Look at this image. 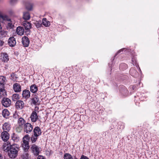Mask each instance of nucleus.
<instances>
[{
	"instance_id": "f257e3e1",
	"label": "nucleus",
	"mask_w": 159,
	"mask_h": 159,
	"mask_svg": "<svg viewBox=\"0 0 159 159\" xmlns=\"http://www.w3.org/2000/svg\"><path fill=\"white\" fill-rule=\"evenodd\" d=\"M18 149V148L16 145H12L8 152V155L9 157L11 158H15L17 156Z\"/></svg>"
},
{
	"instance_id": "f03ea898",
	"label": "nucleus",
	"mask_w": 159,
	"mask_h": 159,
	"mask_svg": "<svg viewBox=\"0 0 159 159\" xmlns=\"http://www.w3.org/2000/svg\"><path fill=\"white\" fill-rule=\"evenodd\" d=\"M30 139V137L28 134H26L23 138L21 146L25 152H27L29 148V142Z\"/></svg>"
},
{
	"instance_id": "7ed1b4c3",
	"label": "nucleus",
	"mask_w": 159,
	"mask_h": 159,
	"mask_svg": "<svg viewBox=\"0 0 159 159\" xmlns=\"http://www.w3.org/2000/svg\"><path fill=\"white\" fill-rule=\"evenodd\" d=\"M25 122V120L22 117H20L18 119V126L16 128V129L18 132H20L22 130L24 125L26 123Z\"/></svg>"
},
{
	"instance_id": "20e7f679",
	"label": "nucleus",
	"mask_w": 159,
	"mask_h": 159,
	"mask_svg": "<svg viewBox=\"0 0 159 159\" xmlns=\"http://www.w3.org/2000/svg\"><path fill=\"white\" fill-rule=\"evenodd\" d=\"M30 149L32 152L35 156H38L40 152V148L35 144L31 145Z\"/></svg>"
},
{
	"instance_id": "39448f33",
	"label": "nucleus",
	"mask_w": 159,
	"mask_h": 159,
	"mask_svg": "<svg viewBox=\"0 0 159 159\" xmlns=\"http://www.w3.org/2000/svg\"><path fill=\"white\" fill-rule=\"evenodd\" d=\"M23 127L24 132L27 134L30 133L33 129V126L30 123H26Z\"/></svg>"
},
{
	"instance_id": "423d86ee",
	"label": "nucleus",
	"mask_w": 159,
	"mask_h": 159,
	"mask_svg": "<svg viewBox=\"0 0 159 159\" xmlns=\"http://www.w3.org/2000/svg\"><path fill=\"white\" fill-rule=\"evenodd\" d=\"M13 89L15 93H19L21 91V86L18 83H15L13 85Z\"/></svg>"
},
{
	"instance_id": "0eeeda50",
	"label": "nucleus",
	"mask_w": 159,
	"mask_h": 159,
	"mask_svg": "<svg viewBox=\"0 0 159 159\" xmlns=\"http://www.w3.org/2000/svg\"><path fill=\"white\" fill-rule=\"evenodd\" d=\"M2 103L4 107H8L11 105V101L8 98H4L2 101Z\"/></svg>"
},
{
	"instance_id": "6e6552de",
	"label": "nucleus",
	"mask_w": 159,
	"mask_h": 159,
	"mask_svg": "<svg viewBox=\"0 0 159 159\" xmlns=\"http://www.w3.org/2000/svg\"><path fill=\"white\" fill-rule=\"evenodd\" d=\"M30 118L31 121L33 122H36L39 119L38 116L35 111L32 112L30 116Z\"/></svg>"
},
{
	"instance_id": "1a4fd4ad",
	"label": "nucleus",
	"mask_w": 159,
	"mask_h": 159,
	"mask_svg": "<svg viewBox=\"0 0 159 159\" xmlns=\"http://www.w3.org/2000/svg\"><path fill=\"white\" fill-rule=\"evenodd\" d=\"M22 98L26 100L29 98L30 96V93L29 90L25 89L23 90L22 94Z\"/></svg>"
},
{
	"instance_id": "9d476101",
	"label": "nucleus",
	"mask_w": 159,
	"mask_h": 159,
	"mask_svg": "<svg viewBox=\"0 0 159 159\" xmlns=\"http://www.w3.org/2000/svg\"><path fill=\"white\" fill-rule=\"evenodd\" d=\"M24 106V103L22 100H18L15 103L16 108L17 109H22Z\"/></svg>"
},
{
	"instance_id": "9b49d317",
	"label": "nucleus",
	"mask_w": 159,
	"mask_h": 159,
	"mask_svg": "<svg viewBox=\"0 0 159 159\" xmlns=\"http://www.w3.org/2000/svg\"><path fill=\"white\" fill-rule=\"evenodd\" d=\"M11 146V145L10 142H7L3 144L2 146V149L5 152H9Z\"/></svg>"
},
{
	"instance_id": "f8f14e48",
	"label": "nucleus",
	"mask_w": 159,
	"mask_h": 159,
	"mask_svg": "<svg viewBox=\"0 0 159 159\" xmlns=\"http://www.w3.org/2000/svg\"><path fill=\"white\" fill-rule=\"evenodd\" d=\"M1 138L3 140L7 141L9 139V134L7 131H4L1 134Z\"/></svg>"
},
{
	"instance_id": "ddd939ff",
	"label": "nucleus",
	"mask_w": 159,
	"mask_h": 159,
	"mask_svg": "<svg viewBox=\"0 0 159 159\" xmlns=\"http://www.w3.org/2000/svg\"><path fill=\"white\" fill-rule=\"evenodd\" d=\"M22 43L24 47H28L30 43V40L29 38L26 36L23 37L22 39Z\"/></svg>"
},
{
	"instance_id": "4468645a",
	"label": "nucleus",
	"mask_w": 159,
	"mask_h": 159,
	"mask_svg": "<svg viewBox=\"0 0 159 159\" xmlns=\"http://www.w3.org/2000/svg\"><path fill=\"white\" fill-rule=\"evenodd\" d=\"M8 42L9 46L11 47L15 46L16 43L15 39L13 37H11L9 39Z\"/></svg>"
},
{
	"instance_id": "2eb2a0df",
	"label": "nucleus",
	"mask_w": 159,
	"mask_h": 159,
	"mask_svg": "<svg viewBox=\"0 0 159 159\" xmlns=\"http://www.w3.org/2000/svg\"><path fill=\"white\" fill-rule=\"evenodd\" d=\"M1 59L4 62H7L9 60V56L6 53H1Z\"/></svg>"
},
{
	"instance_id": "dca6fc26",
	"label": "nucleus",
	"mask_w": 159,
	"mask_h": 159,
	"mask_svg": "<svg viewBox=\"0 0 159 159\" xmlns=\"http://www.w3.org/2000/svg\"><path fill=\"white\" fill-rule=\"evenodd\" d=\"M34 134L38 136L41 135L42 132L40 128L38 126L35 127L33 130Z\"/></svg>"
},
{
	"instance_id": "f3484780",
	"label": "nucleus",
	"mask_w": 159,
	"mask_h": 159,
	"mask_svg": "<svg viewBox=\"0 0 159 159\" xmlns=\"http://www.w3.org/2000/svg\"><path fill=\"white\" fill-rule=\"evenodd\" d=\"M16 32L19 35H23L24 33V30L22 27L19 26L17 28Z\"/></svg>"
},
{
	"instance_id": "a211bd4d",
	"label": "nucleus",
	"mask_w": 159,
	"mask_h": 159,
	"mask_svg": "<svg viewBox=\"0 0 159 159\" xmlns=\"http://www.w3.org/2000/svg\"><path fill=\"white\" fill-rule=\"evenodd\" d=\"M23 25L25 28V30H30L31 28V24L30 22L27 21H24L23 22Z\"/></svg>"
},
{
	"instance_id": "6ab92c4d",
	"label": "nucleus",
	"mask_w": 159,
	"mask_h": 159,
	"mask_svg": "<svg viewBox=\"0 0 159 159\" xmlns=\"http://www.w3.org/2000/svg\"><path fill=\"white\" fill-rule=\"evenodd\" d=\"M2 129L4 131H9L11 129L10 125L7 123H5L3 125Z\"/></svg>"
},
{
	"instance_id": "aec40b11",
	"label": "nucleus",
	"mask_w": 159,
	"mask_h": 159,
	"mask_svg": "<svg viewBox=\"0 0 159 159\" xmlns=\"http://www.w3.org/2000/svg\"><path fill=\"white\" fill-rule=\"evenodd\" d=\"M31 100L32 104L35 105H38L39 104V98L37 96H35L32 98Z\"/></svg>"
},
{
	"instance_id": "412c9836",
	"label": "nucleus",
	"mask_w": 159,
	"mask_h": 159,
	"mask_svg": "<svg viewBox=\"0 0 159 159\" xmlns=\"http://www.w3.org/2000/svg\"><path fill=\"white\" fill-rule=\"evenodd\" d=\"M11 139L15 142L17 143L20 140V137L19 136L15 133H13L11 136Z\"/></svg>"
},
{
	"instance_id": "4be33fe9",
	"label": "nucleus",
	"mask_w": 159,
	"mask_h": 159,
	"mask_svg": "<svg viewBox=\"0 0 159 159\" xmlns=\"http://www.w3.org/2000/svg\"><path fill=\"white\" fill-rule=\"evenodd\" d=\"M30 91L32 93H35L37 91L38 88L36 84H34L30 86Z\"/></svg>"
},
{
	"instance_id": "5701e85b",
	"label": "nucleus",
	"mask_w": 159,
	"mask_h": 159,
	"mask_svg": "<svg viewBox=\"0 0 159 159\" xmlns=\"http://www.w3.org/2000/svg\"><path fill=\"white\" fill-rule=\"evenodd\" d=\"M7 33L8 32L1 30H0V39H2L6 37L7 35Z\"/></svg>"
},
{
	"instance_id": "b1692460",
	"label": "nucleus",
	"mask_w": 159,
	"mask_h": 159,
	"mask_svg": "<svg viewBox=\"0 0 159 159\" xmlns=\"http://www.w3.org/2000/svg\"><path fill=\"white\" fill-rule=\"evenodd\" d=\"M6 81V77L3 76H0V85L1 86H4Z\"/></svg>"
},
{
	"instance_id": "393cba45",
	"label": "nucleus",
	"mask_w": 159,
	"mask_h": 159,
	"mask_svg": "<svg viewBox=\"0 0 159 159\" xmlns=\"http://www.w3.org/2000/svg\"><path fill=\"white\" fill-rule=\"evenodd\" d=\"M42 23L43 25L45 27L49 26L50 25V22L45 18H44L43 19Z\"/></svg>"
},
{
	"instance_id": "a878e982",
	"label": "nucleus",
	"mask_w": 159,
	"mask_h": 159,
	"mask_svg": "<svg viewBox=\"0 0 159 159\" xmlns=\"http://www.w3.org/2000/svg\"><path fill=\"white\" fill-rule=\"evenodd\" d=\"M0 94L1 96L2 95L4 96L6 95V92L4 86L0 87Z\"/></svg>"
},
{
	"instance_id": "bb28decb",
	"label": "nucleus",
	"mask_w": 159,
	"mask_h": 159,
	"mask_svg": "<svg viewBox=\"0 0 159 159\" xmlns=\"http://www.w3.org/2000/svg\"><path fill=\"white\" fill-rule=\"evenodd\" d=\"M23 18L26 20H29L30 18V16L28 12H24L23 13Z\"/></svg>"
},
{
	"instance_id": "cd10ccee",
	"label": "nucleus",
	"mask_w": 159,
	"mask_h": 159,
	"mask_svg": "<svg viewBox=\"0 0 159 159\" xmlns=\"http://www.w3.org/2000/svg\"><path fill=\"white\" fill-rule=\"evenodd\" d=\"M2 115L4 117H7L9 115V112L7 109H4L2 111Z\"/></svg>"
},
{
	"instance_id": "c85d7f7f",
	"label": "nucleus",
	"mask_w": 159,
	"mask_h": 159,
	"mask_svg": "<svg viewBox=\"0 0 159 159\" xmlns=\"http://www.w3.org/2000/svg\"><path fill=\"white\" fill-rule=\"evenodd\" d=\"M19 99V95L18 93H15L12 95V99L13 101H15Z\"/></svg>"
},
{
	"instance_id": "c756f323",
	"label": "nucleus",
	"mask_w": 159,
	"mask_h": 159,
	"mask_svg": "<svg viewBox=\"0 0 159 159\" xmlns=\"http://www.w3.org/2000/svg\"><path fill=\"white\" fill-rule=\"evenodd\" d=\"M121 93L124 96H126L128 94V91L125 87H124L123 89L120 91Z\"/></svg>"
},
{
	"instance_id": "7c9ffc66",
	"label": "nucleus",
	"mask_w": 159,
	"mask_h": 159,
	"mask_svg": "<svg viewBox=\"0 0 159 159\" xmlns=\"http://www.w3.org/2000/svg\"><path fill=\"white\" fill-rule=\"evenodd\" d=\"M38 136L35 135V134H34L33 135H32L31 138L32 143H33L35 142L38 138Z\"/></svg>"
},
{
	"instance_id": "2f4dec72",
	"label": "nucleus",
	"mask_w": 159,
	"mask_h": 159,
	"mask_svg": "<svg viewBox=\"0 0 159 159\" xmlns=\"http://www.w3.org/2000/svg\"><path fill=\"white\" fill-rule=\"evenodd\" d=\"M64 159H73L71 155L68 153H65L64 155Z\"/></svg>"
},
{
	"instance_id": "473e14b6",
	"label": "nucleus",
	"mask_w": 159,
	"mask_h": 159,
	"mask_svg": "<svg viewBox=\"0 0 159 159\" xmlns=\"http://www.w3.org/2000/svg\"><path fill=\"white\" fill-rule=\"evenodd\" d=\"M26 8L28 10H31L32 8V5L30 3H27L25 5Z\"/></svg>"
},
{
	"instance_id": "72a5a7b5",
	"label": "nucleus",
	"mask_w": 159,
	"mask_h": 159,
	"mask_svg": "<svg viewBox=\"0 0 159 159\" xmlns=\"http://www.w3.org/2000/svg\"><path fill=\"white\" fill-rule=\"evenodd\" d=\"M11 80L14 81H15L16 80L17 78V77L16 76V74L14 73H12L11 74Z\"/></svg>"
},
{
	"instance_id": "f704fd0d",
	"label": "nucleus",
	"mask_w": 159,
	"mask_h": 159,
	"mask_svg": "<svg viewBox=\"0 0 159 159\" xmlns=\"http://www.w3.org/2000/svg\"><path fill=\"white\" fill-rule=\"evenodd\" d=\"M29 155L28 152H25L23 154L22 156V157L23 159H28Z\"/></svg>"
},
{
	"instance_id": "c9c22d12",
	"label": "nucleus",
	"mask_w": 159,
	"mask_h": 159,
	"mask_svg": "<svg viewBox=\"0 0 159 159\" xmlns=\"http://www.w3.org/2000/svg\"><path fill=\"white\" fill-rule=\"evenodd\" d=\"M1 18L3 20L10 21V19L7 15H2Z\"/></svg>"
},
{
	"instance_id": "e433bc0d",
	"label": "nucleus",
	"mask_w": 159,
	"mask_h": 159,
	"mask_svg": "<svg viewBox=\"0 0 159 159\" xmlns=\"http://www.w3.org/2000/svg\"><path fill=\"white\" fill-rule=\"evenodd\" d=\"M42 24L41 21H36L35 23V26L37 28L41 27Z\"/></svg>"
},
{
	"instance_id": "4c0bfd02",
	"label": "nucleus",
	"mask_w": 159,
	"mask_h": 159,
	"mask_svg": "<svg viewBox=\"0 0 159 159\" xmlns=\"http://www.w3.org/2000/svg\"><path fill=\"white\" fill-rule=\"evenodd\" d=\"M10 22H8V26H9V27L11 28L13 26V25L12 23H11V21H9Z\"/></svg>"
},
{
	"instance_id": "58836bf2",
	"label": "nucleus",
	"mask_w": 159,
	"mask_h": 159,
	"mask_svg": "<svg viewBox=\"0 0 159 159\" xmlns=\"http://www.w3.org/2000/svg\"><path fill=\"white\" fill-rule=\"evenodd\" d=\"M17 1V0H10V3L11 4H13L15 3Z\"/></svg>"
},
{
	"instance_id": "ea45409f",
	"label": "nucleus",
	"mask_w": 159,
	"mask_h": 159,
	"mask_svg": "<svg viewBox=\"0 0 159 159\" xmlns=\"http://www.w3.org/2000/svg\"><path fill=\"white\" fill-rule=\"evenodd\" d=\"M37 159H46V158L42 156L39 155Z\"/></svg>"
},
{
	"instance_id": "a19ab883",
	"label": "nucleus",
	"mask_w": 159,
	"mask_h": 159,
	"mask_svg": "<svg viewBox=\"0 0 159 159\" xmlns=\"http://www.w3.org/2000/svg\"><path fill=\"white\" fill-rule=\"evenodd\" d=\"M80 159H89L88 158L84 155H82L80 158Z\"/></svg>"
},
{
	"instance_id": "79ce46f5",
	"label": "nucleus",
	"mask_w": 159,
	"mask_h": 159,
	"mask_svg": "<svg viewBox=\"0 0 159 159\" xmlns=\"http://www.w3.org/2000/svg\"><path fill=\"white\" fill-rule=\"evenodd\" d=\"M4 43V41L0 39V46H2Z\"/></svg>"
},
{
	"instance_id": "37998d69",
	"label": "nucleus",
	"mask_w": 159,
	"mask_h": 159,
	"mask_svg": "<svg viewBox=\"0 0 159 159\" xmlns=\"http://www.w3.org/2000/svg\"><path fill=\"white\" fill-rule=\"evenodd\" d=\"M124 49V48H122V49H120V50H119L116 53V55H117L119 53H120L121 52H123V50Z\"/></svg>"
},
{
	"instance_id": "c03bdc74",
	"label": "nucleus",
	"mask_w": 159,
	"mask_h": 159,
	"mask_svg": "<svg viewBox=\"0 0 159 159\" xmlns=\"http://www.w3.org/2000/svg\"><path fill=\"white\" fill-rule=\"evenodd\" d=\"M126 66V65L125 64H121L120 66V68H121V67L123 66Z\"/></svg>"
},
{
	"instance_id": "a18cd8bd",
	"label": "nucleus",
	"mask_w": 159,
	"mask_h": 159,
	"mask_svg": "<svg viewBox=\"0 0 159 159\" xmlns=\"http://www.w3.org/2000/svg\"><path fill=\"white\" fill-rule=\"evenodd\" d=\"M135 88V86H133L132 87V89H133V90H134V89Z\"/></svg>"
},
{
	"instance_id": "49530a36",
	"label": "nucleus",
	"mask_w": 159,
	"mask_h": 159,
	"mask_svg": "<svg viewBox=\"0 0 159 159\" xmlns=\"http://www.w3.org/2000/svg\"><path fill=\"white\" fill-rule=\"evenodd\" d=\"M2 13L1 12V11H0V17H1L2 16Z\"/></svg>"
},
{
	"instance_id": "de8ad7c7",
	"label": "nucleus",
	"mask_w": 159,
	"mask_h": 159,
	"mask_svg": "<svg viewBox=\"0 0 159 159\" xmlns=\"http://www.w3.org/2000/svg\"><path fill=\"white\" fill-rule=\"evenodd\" d=\"M2 157L1 155V154H0V159H2Z\"/></svg>"
},
{
	"instance_id": "09e8293b",
	"label": "nucleus",
	"mask_w": 159,
	"mask_h": 159,
	"mask_svg": "<svg viewBox=\"0 0 159 159\" xmlns=\"http://www.w3.org/2000/svg\"><path fill=\"white\" fill-rule=\"evenodd\" d=\"M11 13H12V11H11ZM13 13V12H12V13Z\"/></svg>"
}]
</instances>
